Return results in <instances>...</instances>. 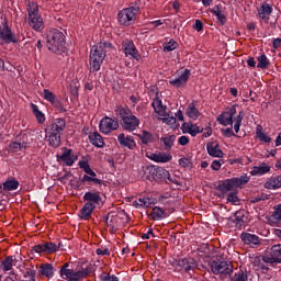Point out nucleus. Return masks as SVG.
I'll list each match as a JSON object with an SVG mask.
<instances>
[{"label": "nucleus", "mask_w": 281, "mask_h": 281, "mask_svg": "<svg viewBox=\"0 0 281 281\" xmlns=\"http://www.w3.org/2000/svg\"><path fill=\"white\" fill-rule=\"evenodd\" d=\"M178 144H180V146H188V144H190V138H188V136H180Z\"/></svg>", "instance_id": "obj_60"}, {"label": "nucleus", "mask_w": 281, "mask_h": 281, "mask_svg": "<svg viewBox=\"0 0 281 281\" xmlns=\"http://www.w3.org/2000/svg\"><path fill=\"white\" fill-rule=\"evenodd\" d=\"M210 269L214 276H220L221 280L227 279V276L234 273V265L229 260L215 259L210 262Z\"/></svg>", "instance_id": "obj_5"}, {"label": "nucleus", "mask_w": 281, "mask_h": 281, "mask_svg": "<svg viewBox=\"0 0 281 281\" xmlns=\"http://www.w3.org/2000/svg\"><path fill=\"white\" fill-rule=\"evenodd\" d=\"M83 201H87V203H92V205H100L102 202V196L100 195V192H91L88 191L83 195Z\"/></svg>", "instance_id": "obj_28"}, {"label": "nucleus", "mask_w": 281, "mask_h": 281, "mask_svg": "<svg viewBox=\"0 0 281 281\" xmlns=\"http://www.w3.org/2000/svg\"><path fill=\"white\" fill-rule=\"evenodd\" d=\"M46 133V139L52 146V148H58L60 146V135L61 134H56L54 132H45Z\"/></svg>", "instance_id": "obj_36"}, {"label": "nucleus", "mask_w": 281, "mask_h": 281, "mask_svg": "<svg viewBox=\"0 0 281 281\" xmlns=\"http://www.w3.org/2000/svg\"><path fill=\"white\" fill-rule=\"evenodd\" d=\"M23 143H16V140L11 142L9 144V150L11 153H19V150H23V148H30V143L27 142V134H21Z\"/></svg>", "instance_id": "obj_23"}, {"label": "nucleus", "mask_w": 281, "mask_h": 281, "mask_svg": "<svg viewBox=\"0 0 281 281\" xmlns=\"http://www.w3.org/2000/svg\"><path fill=\"white\" fill-rule=\"evenodd\" d=\"M140 207H153L155 205V199L153 198H140L138 199Z\"/></svg>", "instance_id": "obj_51"}, {"label": "nucleus", "mask_w": 281, "mask_h": 281, "mask_svg": "<svg viewBox=\"0 0 281 281\" xmlns=\"http://www.w3.org/2000/svg\"><path fill=\"white\" fill-rule=\"evenodd\" d=\"M267 258H271L270 255H263L255 258L254 265L258 269H260L263 272L269 271V266L271 265V261H267Z\"/></svg>", "instance_id": "obj_26"}, {"label": "nucleus", "mask_w": 281, "mask_h": 281, "mask_svg": "<svg viewBox=\"0 0 281 281\" xmlns=\"http://www.w3.org/2000/svg\"><path fill=\"white\" fill-rule=\"evenodd\" d=\"M224 137H236V134H234V130L232 127H228L226 130H221Z\"/></svg>", "instance_id": "obj_57"}, {"label": "nucleus", "mask_w": 281, "mask_h": 281, "mask_svg": "<svg viewBox=\"0 0 281 281\" xmlns=\"http://www.w3.org/2000/svg\"><path fill=\"white\" fill-rule=\"evenodd\" d=\"M12 267H14V258L12 256L5 257L0 263V269L4 272L12 271Z\"/></svg>", "instance_id": "obj_40"}, {"label": "nucleus", "mask_w": 281, "mask_h": 281, "mask_svg": "<svg viewBox=\"0 0 281 281\" xmlns=\"http://www.w3.org/2000/svg\"><path fill=\"white\" fill-rule=\"evenodd\" d=\"M211 168H212V170H215V171L221 170V160H214V161L211 164Z\"/></svg>", "instance_id": "obj_64"}, {"label": "nucleus", "mask_w": 281, "mask_h": 281, "mask_svg": "<svg viewBox=\"0 0 281 281\" xmlns=\"http://www.w3.org/2000/svg\"><path fill=\"white\" fill-rule=\"evenodd\" d=\"M206 150L210 157L222 158L225 154L222 151L221 146L217 142H209L206 144Z\"/></svg>", "instance_id": "obj_24"}, {"label": "nucleus", "mask_w": 281, "mask_h": 281, "mask_svg": "<svg viewBox=\"0 0 281 281\" xmlns=\"http://www.w3.org/2000/svg\"><path fill=\"white\" fill-rule=\"evenodd\" d=\"M50 104L52 106H54L55 111H58V113H67V109L63 106V103L60 102V100L57 99Z\"/></svg>", "instance_id": "obj_53"}, {"label": "nucleus", "mask_w": 281, "mask_h": 281, "mask_svg": "<svg viewBox=\"0 0 281 281\" xmlns=\"http://www.w3.org/2000/svg\"><path fill=\"white\" fill-rule=\"evenodd\" d=\"M89 139H90V144H92V146H95L97 148H104V138L102 137V135H100V133L98 132H92L89 134Z\"/></svg>", "instance_id": "obj_31"}, {"label": "nucleus", "mask_w": 281, "mask_h": 281, "mask_svg": "<svg viewBox=\"0 0 281 281\" xmlns=\"http://www.w3.org/2000/svg\"><path fill=\"white\" fill-rule=\"evenodd\" d=\"M117 142L122 148H128V150H134V148L137 146L135 139H133V136H126L124 133L117 136Z\"/></svg>", "instance_id": "obj_19"}, {"label": "nucleus", "mask_w": 281, "mask_h": 281, "mask_svg": "<svg viewBox=\"0 0 281 281\" xmlns=\"http://www.w3.org/2000/svg\"><path fill=\"white\" fill-rule=\"evenodd\" d=\"M95 254L97 256H111V251L109 250V248H104V249L98 248L95 250Z\"/></svg>", "instance_id": "obj_58"}, {"label": "nucleus", "mask_w": 281, "mask_h": 281, "mask_svg": "<svg viewBox=\"0 0 281 281\" xmlns=\"http://www.w3.org/2000/svg\"><path fill=\"white\" fill-rule=\"evenodd\" d=\"M105 225L110 232V234H116L117 232V216L112 215L111 217L109 215L105 216Z\"/></svg>", "instance_id": "obj_39"}, {"label": "nucleus", "mask_w": 281, "mask_h": 281, "mask_svg": "<svg viewBox=\"0 0 281 281\" xmlns=\"http://www.w3.org/2000/svg\"><path fill=\"white\" fill-rule=\"evenodd\" d=\"M122 49L125 56H130L134 58V60H142V55L139 54V50H137V47H135V43H133V41H123Z\"/></svg>", "instance_id": "obj_10"}, {"label": "nucleus", "mask_w": 281, "mask_h": 281, "mask_svg": "<svg viewBox=\"0 0 281 281\" xmlns=\"http://www.w3.org/2000/svg\"><path fill=\"white\" fill-rule=\"evenodd\" d=\"M99 128L101 133L109 135V133H113V131H117V128H120V122L117 119L105 116L101 120Z\"/></svg>", "instance_id": "obj_9"}, {"label": "nucleus", "mask_w": 281, "mask_h": 281, "mask_svg": "<svg viewBox=\"0 0 281 281\" xmlns=\"http://www.w3.org/2000/svg\"><path fill=\"white\" fill-rule=\"evenodd\" d=\"M193 29H195L196 32H203V22L201 20H195Z\"/></svg>", "instance_id": "obj_62"}, {"label": "nucleus", "mask_w": 281, "mask_h": 281, "mask_svg": "<svg viewBox=\"0 0 281 281\" xmlns=\"http://www.w3.org/2000/svg\"><path fill=\"white\" fill-rule=\"evenodd\" d=\"M249 222V212L245 210L236 211L235 213V220L233 223H235V227L237 229H243L245 227V224Z\"/></svg>", "instance_id": "obj_15"}, {"label": "nucleus", "mask_w": 281, "mask_h": 281, "mask_svg": "<svg viewBox=\"0 0 281 281\" xmlns=\"http://www.w3.org/2000/svg\"><path fill=\"white\" fill-rule=\"evenodd\" d=\"M179 166H181V168H192V161L183 157L179 159Z\"/></svg>", "instance_id": "obj_55"}, {"label": "nucleus", "mask_w": 281, "mask_h": 281, "mask_svg": "<svg viewBox=\"0 0 281 281\" xmlns=\"http://www.w3.org/2000/svg\"><path fill=\"white\" fill-rule=\"evenodd\" d=\"M191 130H192V123L184 122L182 124V133H189L190 135Z\"/></svg>", "instance_id": "obj_61"}, {"label": "nucleus", "mask_w": 281, "mask_h": 281, "mask_svg": "<svg viewBox=\"0 0 281 281\" xmlns=\"http://www.w3.org/2000/svg\"><path fill=\"white\" fill-rule=\"evenodd\" d=\"M153 176L156 181H166V179H170V171L158 167L154 169Z\"/></svg>", "instance_id": "obj_33"}, {"label": "nucleus", "mask_w": 281, "mask_h": 281, "mask_svg": "<svg viewBox=\"0 0 281 281\" xmlns=\"http://www.w3.org/2000/svg\"><path fill=\"white\" fill-rule=\"evenodd\" d=\"M267 172H271V167L262 162L259 167L258 166L252 167L250 175L251 177H262V175H267Z\"/></svg>", "instance_id": "obj_34"}, {"label": "nucleus", "mask_w": 281, "mask_h": 281, "mask_svg": "<svg viewBox=\"0 0 281 281\" xmlns=\"http://www.w3.org/2000/svg\"><path fill=\"white\" fill-rule=\"evenodd\" d=\"M265 188L267 190H278L281 188V175L280 176H272L266 183Z\"/></svg>", "instance_id": "obj_38"}, {"label": "nucleus", "mask_w": 281, "mask_h": 281, "mask_svg": "<svg viewBox=\"0 0 281 281\" xmlns=\"http://www.w3.org/2000/svg\"><path fill=\"white\" fill-rule=\"evenodd\" d=\"M66 127H67V121H65V119L58 117L53 120L50 125H48L45 128V132L63 135V131H65Z\"/></svg>", "instance_id": "obj_11"}, {"label": "nucleus", "mask_w": 281, "mask_h": 281, "mask_svg": "<svg viewBox=\"0 0 281 281\" xmlns=\"http://www.w3.org/2000/svg\"><path fill=\"white\" fill-rule=\"evenodd\" d=\"M250 177L247 175L240 176L239 178H233V181L235 183V188H243V186H247L250 181Z\"/></svg>", "instance_id": "obj_46"}, {"label": "nucleus", "mask_w": 281, "mask_h": 281, "mask_svg": "<svg viewBox=\"0 0 281 281\" xmlns=\"http://www.w3.org/2000/svg\"><path fill=\"white\" fill-rule=\"evenodd\" d=\"M135 19H137V9L135 8L123 9L117 14L120 25H124L125 27L133 25Z\"/></svg>", "instance_id": "obj_7"}, {"label": "nucleus", "mask_w": 281, "mask_h": 281, "mask_svg": "<svg viewBox=\"0 0 281 281\" xmlns=\"http://www.w3.org/2000/svg\"><path fill=\"white\" fill-rule=\"evenodd\" d=\"M81 183H88V186H102L104 183V180H100L98 178L90 177L89 175H85L81 178Z\"/></svg>", "instance_id": "obj_43"}, {"label": "nucleus", "mask_w": 281, "mask_h": 281, "mask_svg": "<svg viewBox=\"0 0 281 281\" xmlns=\"http://www.w3.org/2000/svg\"><path fill=\"white\" fill-rule=\"evenodd\" d=\"M115 114L117 117H121V126L124 131L133 132L137 130V126H139V119L133 115L131 109L116 105Z\"/></svg>", "instance_id": "obj_3"}, {"label": "nucleus", "mask_w": 281, "mask_h": 281, "mask_svg": "<svg viewBox=\"0 0 281 281\" xmlns=\"http://www.w3.org/2000/svg\"><path fill=\"white\" fill-rule=\"evenodd\" d=\"M186 115H188L190 120H199V117H201V111L196 109V101H192L188 104Z\"/></svg>", "instance_id": "obj_29"}, {"label": "nucleus", "mask_w": 281, "mask_h": 281, "mask_svg": "<svg viewBox=\"0 0 281 281\" xmlns=\"http://www.w3.org/2000/svg\"><path fill=\"white\" fill-rule=\"evenodd\" d=\"M65 33L59 31L58 29H50L46 33V47L52 54H57L58 56H63L67 52V47H65Z\"/></svg>", "instance_id": "obj_1"}, {"label": "nucleus", "mask_w": 281, "mask_h": 281, "mask_svg": "<svg viewBox=\"0 0 281 281\" xmlns=\"http://www.w3.org/2000/svg\"><path fill=\"white\" fill-rule=\"evenodd\" d=\"M93 210H95V205L93 203H86L80 210V218L83 221H89L93 214Z\"/></svg>", "instance_id": "obj_30"}, {"label": "nucleus", "mask_w": 281, "mask_h": 281, "mask_svg": "<svg viewBox=\"0 0 281 281\" xmlns=\"http://www.w3.org/2000/svg\"><path fill=\"white\" fill-rule=\"evenodd\" d=\"M234 115H236V108H232L229 111L222 112L217 116V122L222 126H232V124H234Z\"/></svg>", "instance_id": "obj_12"}, {"label": "nucleus", "mask_w": 281, "mask_h": 281, "mask_svg": "<svg viewBox=\"0 0 281 281\" xmlns=\"http://www.w3.org/2000/svg\"><path fill=\"white\" fill-rule=\"evenodd\" d=\"M43 98L44 100L49 102V104H52L54 101L58 99L56 98V94H54V92H52L49 89H44Z\"/></svg>", "instance_id": "obj_50"}, {"label": "nucleus", "mask_w": 281, "mask_h": 281, "mask_svg": "<svg viewBox=\"0 0 281 281\" xmlns=\"http://www.w3.org/2000/svg\"><path fill=\"white\" fill-rule=\"evenodd\" d=\"M189 79H190V70L186 69L184 72L179 76V78L175 80H170L169 83L172 85V87L180 89V87H186Z\"/></svg>", "instance_id": "obj_25"}, {"label": "nucleus", "mask_w": 281, "mask_h": 281, "mask_svg": "<svg viewBox=\"0 0 281 281\" xmlns=\"http://www.w3.org/2000/svg\"><path fill=\"white\" fill-rule=\"evenodd\" d=\"M200 133H203V128H201L198 124L191 123V130H190L191 137H196Z\"/></svg>", "instance_id": "obj_54"}, {"label": "nucleus", "mask_w": 281, "mask_h": 281, "mask_svg": "<svg viewBox=\"0 0 281 281\" xmlns=\"http://www.w3.org/2000/svg\"><path fill=\"white\" fill-rule=\"evenodd\" d=\"M178 267H180L179 271H186V273H190L196 269V261L194 259L183 258L178 260Z\"/></svg>", "instance_id": "obj_20"}, {"label": "nucleus", "mask_w": 281, "mask_h": 281, "mask_svg": "<svg viewBox=\"0 0 281 281\" xmlns=\"http://www.w3.org/2000/svg\"><path fill=\"white\" fill-rule=\"evenodd\" d=\"M218 190L222 194H227V192H232V190H236V184L234 182V178L223 180L218 183Z\"/></svg>", "instance_id": "obj_27"}, {"label": "nucleus", "mask_w": 281, "mask_h": 281, "mask_svg": "<svg viewBox=\"0 0 281 281\" xmlns=\"http://www.w3.org/2000/svg\"><path fill=\"white\" fill-rule=\"evenodd\" d=\"M160 142L164 144V150L170 151L172 150V146H175V142H177V135L167 134L160 138Z\"/></svg>", "instance_id": "obj_32"}, {"label": "nucleus", "mask_w": 281, "mask_h": 281, "mask_svg": "<svg viewBox=\"0 0 281 281\" xmlns=\"http://www.w3.org/2000/svg\"><path fill=\"white\" fill-rule=\"evenodd\" d=\"M56 273V268L54 265L49 262H44L40 265L38 276L40 278H47V280H52Z\"/></svg>", "instance_id": "obj_13"}, {"label": "nucleus", "mask_w": 281, "mask_h": 281, "mask_svg": "<svg viewBox=\"0 0 281 281\" xmlns=\"http://www.w3.org/2000/svg\"><path fill=\"white\" fill-rule=\"evenodd\" d=\"M32 111L37 120V124H45V114L38 110V105L32 103L31 104Z\"/></svg>", "instance_id": "obj_44"}, {"label": "nucleus", "mask_w": 281, "mask_h": 281, "mask_svg": "<svg viewBox=\"0 0 281 281\" xmlns=\"http://www.w3.org/2000/svg\"><path fill=\"white\" fill-rule=\"evenodd\" d=\"M272 47H273V49H281V38L280 37L274 38L272 41Z\"/></svg>", "instance_id": "obj_63"}, {"label": "nucleus", "mask_w": 281, "mask_h": 281, "mask_svg": "<svg viewBox=\"0 0 281 281\" xmlns=\"http://www.w3.org/2000/svg\"><path fill=\"white\" fill-rule=\"evenodd\" d=\"M273 213L271 215V218L276 221L277 223H281V203L273 206Z\"/></svg>", "instance_id": "obj_52"}, {"label": "nucleus", "mask_w": 281, "mask_h": 281, "mask_svg": "<svg viewBox=\"0 0 281 281\" xmlns=\"http://www.w3.org/2000/svg\"><path fill=\"white\" fill-rule=\"evenodd\" d=\"M113 45L109 42H100L91 48L90 52V69L100 71L104 58H106V48H112Z\"/></svg>", "instance_id": "obj_2"}, {"label": "nucleus", "mask_w": 281, "mask_h": 281, "mask_svg": "<svg viewBox=\"0 0 281 281\" xmlns=\"http://www.w3.org/2000/svg\"><path fill=\"white\" fill-rule=\"evenodd\" d=\"M60 247H63V243L56 245L52 241H46L44 244L33 246L32 251H35V254H45L46 256H52V254H56Z\"/></svg>", "instance_id": "obj_8"}, {"label": "nucleus", "mask_w": 281, "mask_h": 281, "mask_svg": "<svg viewBox=\"0 0 281 281\" xmlns=\"http://www.w3.org/2000/svg\"><path fill=\"white\" fill-rule=\"evenodd\" d=\"M138 137L142 144H145V145L153 144V142H155V136L153 135V133L148 131H143L142 134H138Z\"/></svg>", "instance_id": "obj_42"}, {"label": "nucleus", "mask_w": 281, "mask_h": 281, "mask_svg": "<svg viewBox=\"0 0 281 281\" xmlns=\"http://www.w3.org/2000/svg\"><path fill=\"white\" fill-rule=\"evenodd\" d=\"M64 153L61 155H57V161H63V164H66L67 166H71L75 164L74 157H71V149L64 148Z\"/></svg>", "instance_id": "obj_35"}, {"label": "nucleus", "mask_w": 281, "mask_h": 281, "mask_svg": "<svg viewBox=\"0 0 281 281\" xmlns=\"http://www.w3.org/2000/svg\"><path fill=\"white\" fill-rule=\"evenodd\" d=\"M151 106L157 115L160 117H166V106H164L161 98H159V92H156Z\"/></svg>", "instance_id": "obj_22"}, {"label": "nucleus", "mask_w": 281, "mask_h": 281, "mask_svg": "<svg viewBox=\"0 0 281 281\" xmlns=\"http://www.w3.org/2000/svg\"><path fill=\"white\" fill-rule=\"evenodd\" d=\"M240 238L244 245H249L250 247H260V237L250 233H241Z\"/></svg>", "instance_id": "obj_18"}, {"label": "nucleus", "mask_w": 281, "mask_h": 281, "mask_svg": "<svg viewBox=\"0 0 281 281\" xmlns=\"http://www.w3.org/2000/svg\"><path fill=\"white\" fill-rule=\"evenodd\" d=\"M248 276L243 270H238L235 274L231 278V281H247Z\"/></svg>", "instance_id": "obj_49"}, {"label": "nucleus", "mask_w": 281, "mask_h": 281, "mask_svg": "<svg viewBox=\"0 0 281 281\" xmlns=\"http://www.w3.org/2000/svg\"><path fill=\"white\" fill-rule=\"evenodd\" d=\"M0 38L4 41V43H16V37L13 36L12 30L8 25V22H5L0 29Z\"/></svg>", "instance_id": "obj_21"}, {"label": "nucleus", "mask_w": 281, "mask_h": 281, "mask_svg": "<svg viewBox=\"0 0 281 281\" xmlns=\"http://www.w3.org/2000/svg\"><path fill=\"white\" fill-rule=\"evenodd\" d=\"M24 278H31V280H36V270L27 269Z\"/></svg>", "instance_id": "obj_59"}, {"label": "nucleus", "mask_w": 281, "mask_h": 281, "mask_svg": "<svg viewBox=\"0 0 281 281\" xmlns=\"http://www.w3.org/2000/svg\"><path fill=\"white\" fill-rule=\"evenodd\" d=\"M19 186V180L12 178L3 182V190H5L7 192H12L14 190H18Z\"/></svg>", "instance_id": "obj_41"}, {"label": "nucleus", "mask_w": 281, "mask_h": 281, "mask_svg": "<svg viewBox=\"0 0 281 281\" xmlns=\"http://www.w3.org/2000/svg\"><path fill=\"white\" fill-rule=\"evenodd\" d=\"M29 25L35 32H43L45 30V21L43 16L38 14V3L31 2L27 5Z\"/></svg>", "instance_id": "obj_6"}, {"label": "nucleus", "mask_w": 281, "mask_h": 281, "mask_svg": "<svg viewBox=\"0 0 281 281\" xmlns=\"http://www.w3.org/2000/svg\"><path fill=\"white\" fill-rule=\"evenodd\" d=\"M240 200L238 199V194L236 192H229L227 194V202L228 203H238Z\"/></svg>", "instance_id": "obj_56"}, {"label": "nucleus", "mask_w": 281, "mask_h": 281, "mask_svg": "<svg viewBox=\"0 0 281 281\" xmlns=\"http://www.w3.org/2000/svg\"><path fill=\"white\" fill-rule=\"evenodd\" d=\"M147 157L151 161H156V164H168V161H172V155L168 153H150L147 154Z\"/></svg>", "instance_id": "obj_17"}, {"label": "nucleus", "mask_w": 281, "mask_h": 281, "mask_svg": "<svg viewBox=\"0 0 281 281\" xmlns=\"http://www.w3.org/2000/svg\"><path fill=\"white\" fill-rule=\"evenodd\" d=\"M166 216H167L166 210H164L159 206L153 207L149 213V217L151 218V221H161V220L166 218Z\"/></svg>", "instance_id": "obj_37"}, {"label": "nucleus", "mask_w": 281, "mask_h": 281, "mask_svg": "<svg viewBox=\"0 0 281 281\" xmlns=\"http://www.w3.org/2000/svg\"><path fill=\"white\" fill-rule=\"evenodd\" d=\"M61 280L67 281H85L86 278L91 276V268H82L81 270L75 271L69 269V262H65L59 270Z\"/></svg>", "instance_id": "obj_4"}, {"label": "nucleus", "mask_w": 281, "mask_h": 281, "mask_svg": "<svg viewBox=\"0 0 281 281\" xmlns=\"http://www.w3.org/2000/svg\"><path fill=\"white\" fill-rule=\"evenodd\" d=\"M258 16L263 23H269V19L271 16V12H273V8L270 7L269 3L263 2L258 9Z\"/></svg>", "instance_id": "obj_16"}, {"label": "nucleus", "mask_w": 281, "mask_h": 281, "mask_svg": "<svg viewBox=\"0 0 281 281\" xmlns=\"http://www.w3.org/2000/svg\"><path fill=\"white\" fill-rule=\"evenodd\" d=\"M162 47L164 52H175V49L179 47V43H177L175 40H170L168 43H165Z\"/></svg>", "instance_id": "obj_48"}, {"label": "nucleus", "mask_w": 281, "mask_h": 281, "mask_svg": "<svg viewBox=\"0 0 281 281\" xmlns=\"http://www.w3.org/2000/svg\"><path fill=\"white\" fill-rule=\"evenodd\" d=\"M270 258L267 261L273 267V265H281V244L271 246L269 251Z\"/></svg>", "instance_id": "obj_14"}, {"label": "nucleus", "mask_w": 281, "mask_h": 281, "mask_svg": "<svg viewBox=\"0 0 281 281\" xmlns=\"http://www.w3.org/2000/svg\"><path fill=\"white\" fill-rule=\"evenodd\" d=\"M257 60H258V64H257L258 69H267V67H269L270 65L269 58H267V55L265 54L259 56Z\"/></svg>", "instance_id": "obj_47"}, {"label": "nucleus", "mask_w": 281, "mask_h": 281, "mask_svg": "<svg viewBox=\"0 0 281 281\" xmlns=\"http://www.w3.org/2000/svg\"><path fill=\"white\" fill-rule=\"evenodd\" d=\"M256 137H258V139L260 142H263L265 144H270L271 143V138L269 137V135H267L262 132V125L257 126Z\"/></svg>", "instance_id": "obj_45"}]
</instances>
